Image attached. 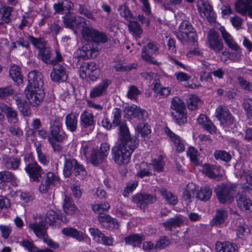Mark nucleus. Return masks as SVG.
Returning a JSON list of instances; mask_svg holds the SVG:
<instances>
[{
	"label": "nucleus",
	"instance_id": "obj_27",
	"mask_svg": "<svg viewBox=\"0 0 252 252\" xmlns=\"http://www.w3.org/2000/svg\"><path fill=\"white\" fill-rule=\"evenodd\" d=\"M200 14L202 17H206L210 22L215 20V13L210 4L207 1H203L202 6L199 8Z\"/></svg>",
	"mask_w": 252,
	"mask_h": 252
},
{
	"label": "nucleus",
	"instance_id": "obj_40",
	"mask_svg": "<svg viewBox=\"0 0 252 252\" xmlns=\"http://www.w3.org/2000/svg\"><path fill=\"white\" fill-rule=\"evenodd\" d=\"M216 249L219 252H238L237 246L229 242L217 244Z\"/></svg>",
	"mask_w": 252,
	"mask_h": 252
},
{
	"label": "nucleus",
	"instance_id": "obj_62",
	"mask_svg": "<svg viewBox=\"0 0 252 252\" xmlns=\"http://www.w3.org/2000/svg\"><path fill=\"white\" fill-rule=\"evenodd\" d=\"M7 129L11 136L19 139L23 136V131L20 127L12 125L8 126Z\"/></svg>",
	"mask_w": 252,
	"mask_h": 252
},
{
	"label": "nucleus",
	"instance_id": "obj_63",
	"mask_svg": "<svg viewBox=\"0 0 252 252\" xmlns=\"http://www.w3.org/2000/svg\"><path fill=\"white\" fill-rule=\"evenodd\" d=\"M137 186L138 182L136 181L128 182L123 190V195L125 197H127L129 195V194L131 193L136 188Z\"/></svg>",
	"mask_w": 252,
	"mask_h": 252
},
{
	"label": "nucleus",
	"instance_id": "obj_64",
	"mask_svg": "<svg viewBox=\"0 0 252 252\" xmlns=\"http://www.w3.org/2000/svg\"><path fill=\"white\" fill-rule=\"evenodd\" d=\"M238 83L241 88L246 91L252 92V83L242 77H238Z\"/></svg>",
	"mask_w": 252,
	"mask_h": 252
},
{
	"label": "nucleus",
	"instance_id": "obj_36",
	"mask_svg": "<svg viewBox=\"0 0 252 252\" xmlns=\"http://www.w3.org/2000/svg\"><path fill=\"white\" fill-rule=\"evenodd\" d=\"M28 40L38 51L48 45L47 41L41 36L35 37L30 35L28 37Z\"/></svg>",
	"mask_w": 252,
	"mask_h": 252
},
{
	"label": "nucleus",
	"instance_id": "obj_22",
	"mask_svg": "<svg viewBox=\"0 0 252 252\" xmlns=\"http://www.w3.org/2000/svg\"><path fill=\"white\" fill-rule=\"evenodd\" d=\"M165 131L173 142L176 151L178 152L184 151L185 149L184 141L168 127L165 128Z\"/></svg>",
	"mask_w": 252,
	"mask_h": 252
},
{
	"label": "nucleus",
	"instance_id": "obj_13",
	"mask_svg": "<svg viewBox=\"0 0 252 252\" xmlns=\"http://www.w3.org/2000/svg\"><path fill=\"white\" fill-rule=\"evenodd\" d=\"M50 77L53 82H64L67 79L66 69L63 64H56L53 66L50 74Z\"/></svg>",
	"mask_w": 252,
	"mask_h": 252
},
{
	"label": "nucleus",
	"instance_id": "obj_5",
	"mask_svg": "<svg viewBox=\"0 0 252 252\" xmlns=\"http://www.w3.org/2000/svg\"><path fill=\"white\" fill-rule=\"evenodd\" d=\"M80 126L82 130L87 134L91 133L95 126L94 114L88 110H84L80 115Z\"/></svg>",
	"mask_w": 252,
	"mask_h": 252
},
{
	"label": "nucleus",
	"instance_id": "obj_33",
	"mask_svg": "<svg viewBox=\"0 0 252 252\" xmlns=\"http://www.w3.org/2000/svg\"><path fill=\"white\" fill-rule=\"evenodd\" d=\"M63 208L64 212L70 215L75 214L79 212L78 208L72 203L71 198L66 195L64 196L63 199Z\"/></svg>",
	"mask_w": 252,
	"mask_h": 252
},
{
	"label": "nucleus",
	"instance_id": "obj_24",
	"mask_svg": "<svg viewBox=\"0 0 252 252\" xmlns=\"http://www.w3.org/2000/svg\"><path fill=\"white\" fill-rule=\"evenodd\" d=\"M62 232L64 235L67 237H72L80 242L85 241L88 238L87 235L83 232L80 231L77 229L72 227L63 228L62 230Z\"/></svg>",
	"mask_w": 252,
	"mask_h": 252
},
{
	"label": "nucleus",
	"instance_id": "obj_61",
	"mask_svg": "<svg viewBox=\"0 0 252 252\" xmlns=\"http://www.w3.org/2000/svg\"><path fill=\"white\" fill-rule=\"evenodd\" d=\"M14 179V174L7 170L0 172V184L5 182H10Z\"/></svg>",
	"mask_w": 252,
	"mask_h": 252
},
{
	"label": "nucleus",
	"instance_id": "obj_7",
	"mask_svg": "<svg viewBox=\"0 0 252 252\" xmlns=\"http://www.w3.org/2000/svg\"><path fill=\"white\" fill-rule=\"evenodd\" d=\"M207 43L210 48L216 53L221 52L224 48L221 39L220 38L218 32L214 29H211L208 32Z\"/></svg>",
	"mask_w": 252,
	"mask_h": 252
},
{
	"label": "nucleus",
	"instance_id": "obj_55",
	"mask_svg": "<svg viewBox=\"0 0 252 252\" xmlns=\"http://www.w3.org/2000/svg\"><path fill=\"white\" fill-rule=\"evenodd\" d=\"M62 119L57 116H53L50 120V131L63 127Z\"/></svg>",
	"mask_w": 252,
	"mask_h": 252
},
{
	"label": "nucleus",
	"instance_id": "obj_18",
	"mask_svg": "<svg viewBox=\"0 0 252 252\" xmlns=\"http://www.w3.org/2000/svg\"><path fill=\"white\" fill-rule=\"evenodd\" d=\"M244 165L242 162L237 163L235 167L239 171L236 172V176L240 178L244 177L246 181L244 188L252 189V172L246 169L245 166H243Z\"/></svg>",
	"mask_w": 252,
	"mask_h": 252
},
{
	"label": "nucleus",
	"instance_id": "obj_19",
	"mask_svg": "<svg viewBox=\"0 0 252 252\" xmlns=\"http://www.w3.org/2000/svg\"><path fill=\"white\" fill-rule=\"evenodd\" d=\"M237 11L243 15L247 13L252 18V0H238L235 3Z\"/></svg>",
	"mask_w": 252,
	"mask_h": 252
},
{
	"label": "nucleus",
	"instance_id": "obj_30",
	"mask_svg": "<svg viewBox=\"0 0 252 252\" xmlns=\"http://www.w3.org/2000/svg\"><path fill=\"white\" fill-rule=\"evenodd\" d=\"M65 124L68 130L75 132L78 126L77 115L74 113L68 114L65 118Z\"/></svg>",
	"mask_w": 252,
	"mask_h": 252
},
{
	"label": "nucleus",
	"instance_id": "obj_32",
	"mask_svg": "<svg viewBox=\"0 0 252 252\" xmlns=\"http://www.w3.org/2000/svg\"><path fill=\"white\" fill-rule=\"evenodd\" d=\"M96 64L94 62L84 63L80 67L79 73L83 79H88L89 75L96 69Z\"/></svg>",
	"mask_w": 252,
	"mask_h": 252
},
{
	"label": "nucleus",
	"instance_id": "obj_59",
	"mask_svg": "<svg viewBox=\"0 0 252 252\" xmlns=\"http://www.w3.org/2000/svg\"><path fill=\"white\" fill-rule=\"evenodd\" d=\"M136 129L143 137L148 135L151 132L149 126L143 123H139L137 126Z\"/></svg>",
	"mask_w": 252,
	"mask_h": 252
},
{
	"label": "nucleus",
	"instance_id": "obj_53",
	"mask_svg": "<svg viewBox=\"0 0 252 252\" xmlns=\"http://www.w3.org/2000/svg\"><path fill=\"white\" fill-rule=\"evenodd\" d=\"M215 158L216 159H220L225 162H228L231 160V156L225 151L217 150L214 154Z\"/></svg>",
	"mask_w": 252,
	"mask_h": 252
},
{
	"label": "nucleus",
	"instance_id": "obj_16",
	"mask_svg": "<svg viewBox=\"0 0 252 252\" xmlns=\"http://www.w3.org/2000/svg\"><path fill=\"white\" fill-rule=\"evenodd\" d=\"M84 18L80 16H76L73 13L70 12L63 17L64 24L70 28L78 29L83 26Z\"/></svg>",
	"mask_w": 252,
	"mask_h": 252
},
{
	"label": "nucleus",
	"instance_id": "obj_49",
	"mask_svg": "<svg viewBox=\"0 0 252 252\" xmlns=\"http://www.w3.org/2000/svg\"><path fill=\"white\" fill-rule=\"evenodd\" d=\"M9 75L12 80L19 84L22 82V79L21 75L20 68L17 65H13L10 69Z\"/></svg>",
	"mask_w": 252,
	"mask_h": 252
},
{
	"label": "nucleus",
	"instance_id": "obj_58",
	"mask_svg": "<svg viewBox=\"0 0 252 252\" xmlns=\"http://www.w3.org/2000/svg\"><path fill=\"white\" fill-rule=\"evenodd\" d=\"M110 206L108 203H104L101 204H95L92 206V210L95 213L102 214L108 211Z\"/></svg>",
	"mask_w": 252,
	"mask_h": 252
},
{
	"label": "nucleus",
	"instance_id": "obj_11",
	"mask_svg": "<svg viewBox=\"0 0 252 252\" xmlns=\"http://www.w3.org/2000/svg\"><path fill=\"white\" fill-rule=\"evenodd\" d=\"M28 80L31 89L43 90V77L40 72L36 70L31 71L28 75Z\"/></svg>",
	"mask_w": 252,
	"mask_h": 252
},
{
	"label": "nucleus",
	"instance_id": "obj_14",
	"mask_svg": "<svg viewBox=\"0 0 252 252\" xmlns=\"http://www.w3.org/2000/svg\"><path fill=\"white\" fill-rule=\"evenodd\" d=\"M111 84L110 80L103 79L100 83L92 89L90 97L91 98H94L105 95L107 94V89Z\"/></svg>",
	"mask_w": 252,
	"mask_h": 252
},
{
	"label": "nucleus",
	"instance_id": "obj_8",
	"mask_svg": "<svg viewBox=\"0 0 252 252\" xmlns=\"http://www.w3.org/2000/svg\"><path fill=\"white\" fill-rule=\"evenodd\" d=\"M157 200L156 195L149 193H137L133 197L132 201L140 209H145L149 205L155 203Z\"/></svg>",
	"mask_w": 252,
	"mask_h": 252
},
{
	"label": "nucleus",
	"instance_id": "obj_9",
	"mask_svg": "<svg viewBox=\"0 0 252 252\" xmlns=\"http://www.w3.org/2000/svg\"><path fill=\"white\" fill-rule=\"evenodd\" d=\"M27 99L33 106H37L42 101L44 97L43 90L31 89L27 86L25 91Z\"/></svg>",
	"mask_w": 252,
	"mask_h": 252
},
{
	"label": "nucleus",
	"instance_id": "obj_12",
	"mask_svg": "<svg viewBox=\"0 0 252 252\" xmlns=\"http://www.w3.org/2000/svg\"><path fill=\"white\" fill-rule=\"evenodd\" d=\"M25 170L28 174L31 181L36 182L39 181L44 173L43 169L36 162L29 163L25 167Z\"/></svg>",
	"mask_w": 252,
	"mask_h": 252
},
{
	"label": "nucleus",
	"instance_id": "obj_26",
	"mask_svg": "<svg viewBox=\"0 0 252 252\" xmlns=\"http://www.w3.org/2000/svg\"><path fill=\"white\" fill-rule=\"evenodd\" d=\"M184 221L181 216H177L168 219L162 222V224L166 230L172 231L173 228L180 227L183 224Z\"/></svg>",
	"mask_w": 252,
	"mask_h": 252
},
{
	"label": "nucleus",
	"instance_id": "obj_39",
	"mask_svg": "<svg viewBox=\"0 0 252 252\" xmlns=\"http://www.w3.org/2000/svg\"><path fill=\"white\" fill-rule=\"evenodd\" d=\"M13 9L12 7L2 5L0 7V17L3 24L9 23L11 21V13Z\"/></svg>",
	"mask_w": 252,
	"mask_h": 252
},
{
	"label": "nucleus",
	"instance_id": "obj_20",
	"mask_svg": "<svg viewBox=\"0 0 252 252\" xmlns=\"http://www.w3.org/2000/svg\"><path fill=\"white\" fill-rule=\"evenodd\" d=\"M89 232L93 239L97 243L108 246L112 245V239L105 236L98 229L92 227L89 229Z\"/></svg>",
	"mask_w": 252,
	"mask_h": 252
},
{
	"label": "nucleus",
	"instance_id": "obj_25",
	"mask_svg": "<svg viewBox=\"0 0 252 252\" xmlns=\"http://www.w3.org/2000/svg\"><path fill=\"white\" fill-rule=\"evenodd\" d=\"M73 6V3L69 0H64L62 2L55 3L53 5L56 13L59 14H65V15L70 12Z\"/></svg>",
	"mask_w": 252,
	"mask_h": 252
},
{
	"label": "nucleus",
	"instance_id": "obj_43",
	"mask_svg": "<svg viewBox=\"0 0 252 252\" xmlns=\"http://www.w3.org/2000/svg\"><path fill=\"white\" fill-rule=\"evenodd\" d=\"M38 55L44 63L46 64H50L52 54L48 45L39 50Z\"/></svg>",
	"mask_w": 252,
	"mask_h": 252
},
{
	"label": "nucleus",
	"instance_id": "obj_52",
	"mask_svg": "<svg viewBox=\"0 0 252 252\" xmlns=\"http://www.w3.org/2000/svg\"><path fill=\"white\" fill-rule=\"evenodd\" d=\"M60 217L57 212L53 210H49L47 212L45 217V222L52 225L55 223L57 220H60Z\"/></svg>",
	"mask_w": 252,
	"mask_h": 252
},
{
	"label": "nucleus",
	"instance_id": "obj_2",
	"mask_svg": "<svg viewBox=\"0 0 252 252\" xmlns=\"http://www.w3.org/2000/svg\"><path fill=\"white\" fill-rule=\"evenodd\" d=\"M110 146L108 143L101 144L99 149L93 150L89 158V162L95 166H99L104 163L108 155Z\"/></svg>",
	"mask_w": 252,
	"mask_h": 252
},
{
	"label": "nucleus",
	"instance_id": "obj_37",
	"mask_svg": "<svg viewBox=\"0 0 252 252\" xmlns=\"http://www.w3.org/2000/svg\"><path fill=\"white\" fill-rule=\"evenodd\" d=\"M227 217V213L224 210L218 209L216 214L211 221V225H219L223 223Z\"/></svg>",
	"mask_w": 252,
	"mask_h": 252
},
{
	"label": "nucleus",
	"instance_id": "obj_31",
	"mask_svg": "<svg viewBox=\"0 0 252 252\" xmlns=\"http://www.w3.org/2000/svg\"><path fill=\"white\" fill-rule=\"evenodd\" d=\"M145 239L144 235L132 234L125 238V241L126 245H131L133 247H140L142 241Z\"/></svg>",
	"mask_w": 252,
	"mask_h": 252
},
{
	"label": "nucleus",
	"instance_id": "obj_35",
	"mask_svg": "<svg viewBox=\"0 0 252 252\" xmlns=\"http://www.w3.org/2000/svg\"><path fill=\"white\" fill-rule=\"evenodd\" d=\"M197 122L199 125H201L205 130H207L211 134L215 132V126L212 122L209 120L205 115L203 114L200 115L197 119Z\"/></svg>",
	"mask_w": 252,
	"mask_h": 252
},
{
	"label": "nucleus",
	"instance_id": "obj_17",
	"mask_svg": "<svg viewBox=\"0 0 252 252\" xmlns=\"http://www.w3.org/2000/svg\"><path fill=\"white\" fill-rule=\"evenodd\" d=\"M13 99L16 102V104L24 116L29 117L31 115L30 105L21 94H15Z\"/></svg>",
	"mask_w": 252,
	"mask_h": 252
},
{
	"label": "nucleus",
	"instance_id": "obj_28",
	"mask_svg": "<svg viewBox=\"0 0 252 252\" xmlns=\"http://www.w3.org/2000/svg\"><path fill=\"white\" fill-rule=\"evenodd\" d=\"M203 171L210 178L216 179L220 174L221 167L217 165L205 164L203 166Z\"/></svg>",
	"mask_w": 252,
	"mask_h": 252
},
{
	"label": "nucleus",
	"instance_id": "obj_15",
	"mask_svg": "<svg viewBox=\"0 0 252 252\" xmlns=\"http://www.w3.org/2000/svg\"><path fill=\"white\" fill-rule=\"evenodd\" d=\"M46 223L43 219L40 217L36 219L33 222H31L29 224V228L32 230L35 235L39 237L45 239L46 235Z\"/></svg>",
	"mask_w": 252,
	"mask_h": 252
},
{
	"label": "nucleus",
	"instance_id": "obj_60",
	"mask_svg": "<svg viewBox=\"0 0 252 252\" xmlns=\"http://www.w3.org/2000/svg\"><path fill=\"white\" fill-rule=\"evenodd\" d=\"M118 11L121 16L126 19L129 20L132 18V15L131 11L125 4L120 5L118 8Z\"/></svg>",
	"mask_w": 252,
	"mask_h": 252
},
{
	"label": "nucleus",
	"instance_id": "obj_45",
	"mask_svg": "<svg viewBox=\"0 0 252 252\" xmlns=\"http://www.w3.org/2000/svg\"><path fill=\"white\" fill-rule=\"evenodd\" d=\"M196 191V188L193 183H189L187 186L186 189L184 190L183 194V197L185 200L190 202V200L195 195Z\"/></svg>",
	"mask_w": 252,
	"mask_h": 252
},
{
	"label": "nucleus",
	"instance_id": "obj_34",
	"mask_svg": "<svg viewBox=\"0 0 252 252\" xmlns=\"http://www.w3.org/2000/svg\"><path fill=\"white\" fill-rule=\"evenodd\" d=\"M238 207L242 210L252 212V201L244 194H238L237 198Z\"/></svg>",
	"mask_w": 252,
	"mask_h": 252
},
{
	"label": "nucleus",
	"instance_id": "obj_23",
	"mask_svg": "<svg viewBox=\"0 0 252 252\" xmlns=\"http://www.w3.org/2000/svg\"><path fill=\"white\" fill-rule=\"evenodd\" d=\"M2 163L8 170H16L21 164V159L16 157L4 155L2 158Z\"/></svg>",
	"mask_w": 252,
	"mask_h": 252
},
{
	"label": "nucleus",
	"instance_id": "obj_56",
	"mask_svg": "<svg viewBox=\"0 0 252 252\" xmlns=\"http://www.w3.org/2000/svg\"><path fill=\"white\" fill-rule=\"evenodd\" d=\"M187 156L189 158L192 162L197 164L198 162V157L200 154L198 151L193 147L189 148L187 152Z\"/></svg>",
	"mask_w": 252,
	"mask_h": 252
},
{
	"label": "nucleus",
	"instance_id": "obj_3",
	"mask_svg": "<svg viewBox=\"0 0 252 252\" xmlns=\"http://www.w3.org/2000/svg\"><path fill=\"white\" fill-rule=\"evenodd\" d=\"M236 188L235 185H222L218 186L216 189V192L219 201L222 203H231L236 193Z\"/></svg>",
	"mask_w": 252,
	"mask_h": 252
},
{
	"label": "nucleus",
	"instance_id": "obj_57",
	"mask_svg": "<svg viewBox=\"0 0 252 252\" xmlns=\"http://www.w3.org/2000/svg\"><path fill=\"white\" fill-rule=\"evenodd\" d=\"M113 121L112 124L114 126H119V127L122 124H125L124 123H121V110L120 109L116 108L113 111Z\"/></svg>",
	"mask_w": 252,
	"mask_h": 252
},
{
	"label": "nucleus",
	"instance_id": "obj_21",
	"mask_svg": "<svg viewBox=\"0 0 252 252\" xmlns=\"http://www.w3.org/2000/svg\"><path fill=\"white\" fill-rule=\"evenodd\" d=\"M1 111L4 113L6 120L10 124L15 125L18 123V114L14 108L4 104L1 106Z\"/></svg>",
	"mask_w": 252,
	"mask_h": 252
},
{
	"label": "nucleus",
	"instance_id": "obj_46",
	"mask_svg": "<svg viewBox=\"0 0 252 252\" xmlns=\"http://www.w3.org/2000/svg\"><path fill=\"white\" fill-rule=\"evenodd\" d=\"M129 31L132 33L135 36L140 37V35L142 33V29L137 21H130L128 25Z\"/></svg>",
	"mask_w": 252,
	"mask_h": 252
},
{
	"label": "nucleus",
	"instance_id": "obj_29",
	"mask_svg": "<svg viewBox=\"0 0 252 252\" xmlns=\"http://www.w3.org/2000/svg\"><path fill=\"white\" fill-rule=\"evenodd\" d=\"M159 192L167 204L174 206L178 203L177 196L165 188H161L159 189Z\"/></svg>",
	"mask_w": 252,
	"mask_h": 252
},
{
	"label": "nucleus",
	"instance_id": "obj_41",
	"mask_svg": "<svg viewBox=\"0 0 252 252\" xmlns=\"http://www.w3.org/2000/svg\"><path fill=\"white\" fill-rule=\"evenodd\" d=\"M212 194V189L208 186H205L200 188L197 193L196 197L202 201H206L210 198Z\"/></svg>",
	"mask_w": 252,
	"mask_h": 252
},
{
	"label": "nucleus",
	"instance_id": "obj_10",
	"mask_svg": "<svg viewBox=\"0 0 252 252\" xmlns=\"http://www.w3.org/2000/svg\"><path fill=\"white\" fill-rule=\"evenodd\" d=\"M98 50L92 43L85 44L81 49H78L76 52L78 57L83 60L95 58L98 55Z\"/></svg>",
	"mask_w": 252,
	"mask_h": 252
},
{
	"label": "nucleus",
	"instance_id": "obj_42",
	"mask_svg": "<svg viewBox=\"0 0 252 252\" xmlns=\"http://www.w3.org/2000/svg\"><path fill=\"white\" fill-rule=\"evenodd\" d=\"M96 32L97 30L94 28L87 27H84L82 31L83 39L86 41L93 42Z\"/></svg>",
	"mask_w": 252,
	"mask_h": 252
},
{
	"label": "nucleus",
	"instance_id": "obj_6",
	"mask_svg": "<svg viewBox=\"0 0 252 252\" xmlns=\"http://www.w3.org/2000/svg\"><path fill=\"white\" fill-rule=\"evenodd\" d=\"M216 115L220 124L224 126H230L235 123L234 117L225 106L220 105L217 107Z\"/></svg>",
	"mask_w": 252,
	"mask_h": 252
},
{
	"label": "nucleus",
	"instance_id": "obj_1",
	"mask_svg": "<svg viewBox=\"0 0 252 252\" xmlns=\"http://www.w3.org/2000/svg\"><path fill=\"white\" fill-rule=\"evenodd\" d=\"M138 145V141L130 136L127 126L122 124L120 126L119 139L112 149V158L115 163L121 166L127 164Z\"/></svg>",
	"mask_w": 252,
	"mask_h": 252
},
{
	"label": "nucleus",
	"instance_id": "obj_38",
	"mask_svg": "<svg viewBox=\"0 0 252 252\" xmlns=\"http://www.w3.org/2000/svg\"><path fill=\"white\" fill-rule=\"evenodd\" d=\"M77 161L73 158H65L63 167V174L65 177H70L73 169L74 170V167L77 165Z\"/></svg>",
	"mask_w": 252,
	"mask_h": 252
},
{
	"label": "nucleus",
	"instance_id": "obj_54",
	"mask_svg": "<svg viewBox=\"0 0 252 252\" xmlns=\"http://www.w3.org/2000/svg\"><path fill=\"white\" fill-rule=\"evenodd\" d=\"M170 244V240L166 236H162L156 242L154 249L161 250L168 246Z\"/></svg>",
	"mask_w": 252,
	"mask_h": 252
},
{
	"label": "nucleus",
	"instance_id": "obj_51",
	"mask_svg": "<svg viewBox=\"0 0 252 252\" xmlns=\"http://www.w3.org/2000/svg\"><path fill=\"white\" fill-rule=\"evenodd\" d=\"M50 131L51 136L48 138H53L57 141H63L67 138L66 134L63 129V127Z\"/></svg>",
	"mask_w": 252,
	"mask_h": 252
},
{
	"label": "nucleus",
	"instance_id": "obj_4",
	"mask_svg": "<svg viewBox=\"0 0 252 252\" xmlns=\"http://www.w3.org/2000/svg\"><path fill=\"white\" fill-rule=\"evenodd\" d=\"M177 37L180 40L194 42L197 40V34L194 29L188 21H184L180 24Z\"/></svg>",
	"mask_w": 252,
	"mask_h": 252
},
{
	"label": "nucleus",
	"instance_id": "obj_48",
	"mask_svg": "<svg viewBox=\"0 0 252 252\" xmlns=\"http://www.w3.org/2000/svg\"><path fill=\"white\" fill-rule=\"evenodd\" d=\"M187 107L189 109L194 110L202 104L200 98L194 95H191L187 100Z\"/></svg>",
	"mask_w": 252,
	"mask_h": 252
},
{
	"label": "nucleus",
	"instance_id": "obj_44",
	"mask_svg": "<svg viewBox=\"0 0 252 252\" xmlns=\"http://www.w3.org/2000/svg\"><path fill=\"white\" fill-rule=\"evenodd\" d=\"M171 113L174 120L178 125H181L187 122L186 110L172 111Z\"/></svg>",
	"mask_w": 252,
	"mask_h": 252
},
{
	"label": "nucleus",
	"instance_id": "obj_47",
	"mask_svg": "<svg viewBox=\"0 0 252 252\" xmlns=\"http://www.w3.org/2000/svg\"><path fill=\"white\" fill-rule=\"evenodd\" d=\"M140 170L137 173V176L141 178L145 176L152 175L151 164H148L147 162H142L139 165Z\"/></svg>",
	"mask_w": 252,
	"mask_h": 252
},
{
	"label": "nucleus",
	"instance_id": "obj_50",
	"mask_svg": "<svg viewBox=\"0 0 252 252\" xmlns=\"http://www.w3.org/2000/svg\"><path fill=\"white\" fill-rule=\"evenodd\" d=\"M171 108L172 111L186 110L184 103L178 97H175L172 99Z\"/></svg>",
	"mask_w": 252,
	"mask_h": 252
}]
</instances>
